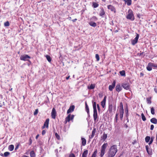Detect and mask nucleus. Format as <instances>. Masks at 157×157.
<instances>
[{
    "instance_id": "obj_1",
    "label": "nucleus",
    "mask_w": 157,
    "mask_h": 157,
    "mask_svg": "<svg viewBox=\"0 0 157 157\" xmlns=\"http://www.w3.org/2000/svg\"><path fill=\"white\" fill-rule=\"evenodd\" d=\"M117 151V145H114L111 146L107 153L108 157H114Z\"/></svg>"
},
{
    "instance_id": "obj_2",
    "label": "nucleus",
    "mask_w": 157,
    "mask_h": 157,
    "mask_svg": "<svg viewBox=\"0 0 157 157\" xmlns=\"http://www.w3.org/2000/svg\"><path fill=\"white\" fill-rule=\"evenodd\" d=\"M128 14L126 16V18L132 21H134L135 18L132 10L131 9H129L128 10Z\"/></svg>"
},
{
    "instance_id": "obj_3",
    "label": "nucleus",
    "mask_w": 157,
    "mask_h": 157,
    "mask_svg": "<svg viewBox=\"0 0 157 157\" xmlns=\"http://www.w3.org/2000/svg\"><path fill=\"white\" fill-rule=\"evenodd\" d=\"M108 145V144L107 143H106L103 144L102 146L101 147V154L100 155L101 157H102L104 155L106 148Z\"/></svg>"
},
{
    "instance_id": "obj_4",
    "label": "nucleus",
    "mask_w": 157,
    "mask_h": 157,
    "mask_svg": "<svg viewBox=\"0 0 157 157\" xmlns=\"http://www.w3.org/2000/svg\"><path fill=\"white\" fill-rule=\"evenodd\" d=\"M74 115H71V114H69L67 117L66 118L65 120L64 121V123L66 124L67 122H69L70 120H73L74 119Z\"/></svg>"
},
{
    "instance_id": "obj_5",
    "label": "nucleus",
    "mask_w": 157,
    "mask_h": 157,
    "mask_svg": "<svg viewBox=\"0 0 157 157\" xmlns=\"http://www.w3.org/2000/svg\"><path fill=\"white\" fill-rule=\"evenodd\" d=\"M136 37L134 39L131 40V44L133 45H135L137 42L139 37V35L138 34L136 33Z\"/></svg>"
},
{
    "instance_id": "obj_6",
    "label": "nucleus",
    "mask_w": 157,
    "mask_h": 157,
    "mask_svg": "<svg viewBox=\"0 0 157 157\" xmlns=\"http://www.w3.org/2000/svg\"><path fill=\"white\" fill-rule=\"evenodd\" d=\"M30 57L27 55L25 54L21 55L20 56V59L22 60L26 61L28 60V59H30Z\"/></svg>"
},
{
    "instance_id": "obj_7",
    "label": "nucleus",
    "mask_w": 157,
    "mask_h": 157,
    "mask_svg": "<svg viewBox=\"0 0 157 157\" xmlns=\"http://www.w3.org/2000/svg\"><path fill=\"white\" fill-rule=\"evenodd\" d=\"M93 117L94 121L96 122L97 121H98V120H97V119L98 118V113L97 112V110H93Z\"/></svg>"
},
{
    "instance_id": "obj_8",
    "label": "nucleus",
    "mask_w": 157,
    "mask_h": 157,
    "mask_svg": "<svg viewBox=\"0 0 157 157\" xmlns=\"http://www.w3.org/2000/svg\"><path fill=\"white\" fill-rule=\"evenodd\" d=\"M56 109L55 108H53L51 112V116L53 119H55L56 118Z\"/></svg>"
},
{
    "instance_id": "obj_9",
    "label": "nucleus",
    "mask_w": 157,
    "mask_h": 157,
    "mask_svg": "<svg viewBox=\"0 0 157 157\" xmlns=\"http://www.w3.org/2000/svg\"><path fill=\"white\" fill-rule=\"evenodd\" d=\"M119 114L120 115V118L121 120L122 119L123 114H124V110L123 109V106L119 109Z\"/></svg>"
},
{
    "instance_id": "obj_10",
    "label": "nucleus",
    "mask_w": 157,
    "mask_h": 157,
    "mask_svg": "<svg viewBox=\"0 0 157 157\" xmlns=\"http://www.w3.org/2000/svg\"><path fill=\"white\" fill-rule=\"evenodd\" d=\"M49 118L46 119L45 122H44V125L42 126V129L44 128L45 127L48 128V124L49 123Z\"/></svg>"
},
{
    "instance_id": "obj_11",
    "label": "nucleus",
    "mask_w": 157,
    "mask_h": 157,
    "mask_svg": "<svg viewBox=\"0 0 157 157\" xmlns=\"http://www.w3.org/2000/svg\"><path fill=\"white\" fill-rule=\"evenodd\" d=\"M116 81L114 80L112 83L111 85H110L109 87V90L111 91H112L113 89L114 88L115 86Z\"/></svg>"
},
{
    "instance_id": "obj_12",
    "label": "nucleus",
    "mask_w": 157,
    "mask_h": 157,
    "mask_svg": "<svg viewBox=\"0 0 157 157\" xmlns=\"http://www.w3.org/2000/svg\"><path fill=\"white\" fill-rule=\"evenodd\" d=\"M108 9L109 10H110L112 11H113L114 13L116 12V9L114 7L111 5H109L107 6Z\"/></svg>"
},
{
    "instance_id": "obj_13",
    "label": "nucleus",
    "mask_w": 157,
    "mask_h": 157,
    "mask_svg": "<svg viewBox=\"0 0 157 157\" xmlns=\"http://www.w3.org/2000/svg\"><path fill=\"white\" fill-rule=\"evenodd\" d=\"M75 108V106L74 105L70 106L69 109L67 111V113H70L72 112L74 110Z\"/></svg>"
},
{
    "instance_id": "obj_14",
    "label": "nucleus",
    "mask_w": 157,
    "mask_h": 157,
    "mask_svg": "<svg viewBox=\"0 0 157 157\" xmlns=\"http://www.w3.org/2000/svg\"><path fill=\"white\" fill-rule=\"evenodd\" d=\"M106 98V96H105L103 100L101 102V105L103 108H104L105 106Z\"/></svg>"
},
{
    "instance_id": "obj_15",
    "label": "nucleus",
    "mask_w": 157,
    "mask_h": 157,
    "mask_svg": "<svg viewBox=\"0 0 157 157\" xmlns=\"http://www.w3.org/2000/svg\"><path fill=\"white\" fill-rule=\"evenodd\" d=\"M122 86L124 88V89L126 90L129 89V85L128 83H123L122 84Z\"/></svg>"
},
{
    "instance_id": "obj_16",
    "label": "nucleus",
    "mask_w": 157,
    "mask_h": 157,
    "mask_svg": "<svg viewBox=\"0 0 157 157\" xmlns=\"http://www.w3.org/2000/svg\"><path fill=\"white\" fill-rule=\"evenodd\" d=\"M85 109L88 115L90 116V111L88 106V105L86 102H85Z\"/></svg>"
},
{
    "instance_id": "obj_17",
    "label": "nucleus",
    "mask_w": 157,
    "mask_h": 157,
    "mask_svg": "<svg viewBox=\"0 0 157 157\" xmlns=\"http://www.w3.org/2000/svg\"><path fill=\"white\" fill-rule=\"evenodd\" d=\"M113 106L112 104H109L108 106V111L109 113H111L112 111Z\"/></svg>"
},
{
    "instance_id": "obj_18",
    "label": "nucleus",
    "mask_w": 157,
    "mask_h": 157,
    "mask_svg": "<svg viewBox=\"0 0 157 157\" xmlns=\"http://www.w3.org/2000/svg\"><path fill=\"white\" fill-rule=\"evenodd\" d=\"M122 90V88L121 87L120 84H117V85L116 87V90L118 92H119L121 91Z\"/></svg>"
},
{
    "instance_id": "obj_19",
    "label": "nucleus",
    "mask_w": 157,
    "mask_h": 157,
    "mask_svg": "<svg viewBox=\"0 0 157 157\" xmlns=\"http://www.w3.org/2000/svg\"><path fill=\"white\" fill-rule=\"evenodd\" d=\"M150 121L152 123L156 124H157V119L155 118H152L150 120Z\"/></svg>"
},
{
    "instance_id": "obj_20",
    "label": "nucleus",
    "mask_w": 157,
    "mask_h": 157,
    "mask_svg": "<svg viewBox=\"0 0 157 157\" xmlns=\"http://www.w3.org/2000/svg\"><path fill=\"white\" fill-rule=\"evenodd\" d=\"M82 144L83 146H85L86 144V139L84 138L81 137Z\"/></svg>"
},
{
    "instance_id": "obj_21",
    "label": "nucleus",
    "mask_w": 157,
    "mask_h": 157,
    "mask_svg": "<svg viewBox=\"0 0 157 157\" xmlns=\"http://www.w3.org/2000/svg\"><path fill=\"white\" fill-rule=\"evenodd\" d=\"M92 103L93 104V110H97L96 108V103L95 102L92 101Z\"/></svg>"
},
{
    "instance_id": "obj_22",
    "label": "nucleus",
    "mask_w": 157,
    "mask_h": 157,
    "mask_svg": "<svg viewBox=\"0 0 157 157\" xmlns=\"http://www.w3.org/2000/svg\"><path fill=\"white\" fill-rule=\"evenodd\" d=\"M105 14V12L103 9H101L99 15L101 16H103V15H104Z\"/></svg>"
},
{
    "instance_id": "obj_23",
    "label": "nucleus",
    "mask_w": 157,
    "mask_h": 157,
    "mask_svg": "<svg viewBox=\"0 0 157 157\" xmlns=\"http://www.w3.org/2000/svg\"><path fill=\"white\" fill-rule=\"evenodd\" d=\"M89 24L91 26L95 27L97 26L96 23L93 21H90L89 23Z\"/></svg>"
},
{
    "instance_id": "obj_24",
    "label": "nucleus",
    "mask_w": 157,
    "mask_h": 157,
    "mask_svg": "<svg viewBox=\"0 0 157 157\" xmlns=\"http://www.w3.org/2000/svg\"><path fill=\"white\" fill-rule=\"evenodd\" d=\"M88 151L87 150H85L83 152L82 154V157H87V155L88 154Z\"/></svg>"
},
{
    "instance_id": "obj_25",
    "label": "nucleus",
    "mask_w": 157,
    "mask_h": 157,
    "mask_svg": "<svg viewBox=\"0 0 157 157\" xmlns=\"http://www.w3.org/2000/svg\"><path fill=\"white\" fill-rule=\"evenodd\" d=\"M96 132V129L95 128H94L92 132V135L90 137V138L91 139H92L93 137L94 136Z\"/></svg>"
},
{
    "instance_id": "obj_26",
    "label": "nucleus",
    "mask_w": 157,
    "mask_h": 157,
    "mask_svg": "<svg viewBox=\"0 0 157 157\" xmlns=\"http://www.w3.org/2000/svg\"><path fill=\"white\" fill-rule=\"evenodd\" d=\"M14 148V146L13 145H10L9 146V147H8V149L10 151H12L13 150Z\"/></svg>"
},
{
    "instance_id": "obj_27",
    "label": "nucleus",
    "mask_w": 157,
    "mask_h": 157,
    "mask_svg": "<svg viewBox=\"0 0 157 157\" xmlns=\"http://www.w3.org/2000/svg\"><path fill=\"white\" fill-rule=\"evenodd\" d=\"M31 157H35V154L33 151H31L30 152Z\"/></svg>"
},
{
    "instance_id": "obj_28",
    "label": "nucleus",
    "mask_w": 157,
    "mask_h": 157,
    "mask_svg": "<svg viewBox=\"0 0 157 157\" xmlns=\"http://www.w3.org/2000/svg\"><path fill=\"white\" fill-rule=\"evenodd\" d=\"M99 6V4L96 2H93L92 3V6L94 8L97 7Z\"/></svg>"
},
{
    "instance_id": "obj_29",
    "label": "nucleus",
    "mask_w": 157,
    "mask_h": 157,
    "mask_svg": "<svg viewBox=\"0 0 157 157\" xmlns=\"http://www.w3.org/2000/svg\"><path fill=\"white\" fill-rule=\"evenodd\" d=\"M120 74L122 76H125V73L124 71L123 70L120 71Z\"/></svg>"
},
{
    "instance_id": "obj_30",
    "label": "nucleus",
    "mask_w": 157,
    "mask_h": 157,
    "mask_svg": "<svg viewBox=\"0 0 157 157\" xmlns=\"http://www.w3.org/2000/svg\"><path fill=\"white\" fill-rule=\"evenodd\" d=\"M98 153V151L97 149H96L94 151V152L91 157H96V154Z\"/></svg>"
},
{
    "instance_id": "obj_31",
    "label": "nucleus",
    "mask_w": 157,
    "mask_h": 157,
    "mask_svg": "<svg viewBox=\"0 0 157 157\" xmlns=\"http://www.w3.org/2000/svg\"><path fill=\"white\" fill-rule=\"evenodd\" d=\"M94 85L91 84L90 86H88V88L89 89H93L95 88Z\"/></svg>"
},
{
    "instance_id": "obj_32",
    "label": "nucleus",
    "mask_w": 157,
    "mask_h": 157,
    "mask_svg": "<svg viewBox=\"0 0 157 157\" xmlns=\"http://www.w3.org/2000/svg\"><path fill=\"white\" fill-rule=\"evenodd\" d=\"M150 139V137L149 136H147L145 138V141L147 143H148L149 142V140Z\"/></svg>"
},
{
    "instance_id": "obj_33",
    "label": "nucleus",
    "mask_w": 157,
    "mask_h": 157,
    "mask_svg": "<svg viewBox=\"0 0 157 157\" xmlns=\"http://www.w3.org/2000/svg\"><path fill=\"white\" fill-rule=\"evenodd\" d=\"M46 56L48 61L49 62H50L51 61V59L50 56L48 55H47Z\"/></svg>"
},
{
    "instance_id": "obj_34",
    "label": "nucleus",
    "mask_w": 157,
    "mask_h": 157,
    "mask_svg": "<svg viewBox=\"0 0 157 157\" xmlns=\"http://www.w3.org/2000/svg\"><path fill=\"white\" fill-rule=\"evenodd\" d=\"M107 137V135L106 134L104 133L102 136V139L104 140H105L106 139Z\"/></svg>"
},
{
    "instance_id": "obj_35",
    "label": "nucleus",
    "mask_w": 157,
    "mask_h": 157,
    "mask_svg": "<svg viewBox=\"0 0 157 157\" xmlns=\"http://www.w3.org/2000/svg\"><path fill=\"white\" fill-rule=\"evenodd\" d=\"M126 2L128 6H130L132 3V0H127Z\"/></svg>"
},
{
    "instance_id": "obj_36",
    "label": "nucleus",
    "mask_w": 157,
    "mask_h": 157,
    "mask_svg": "<svg viewBox=\"0 0 157 157\" xmlns=\"http://www.w3.org/2000/svg\"><path fill=\"white\" fill-rule=\"evenodd\" d=\"M141 118H142V120L144 121H146V117H145V116L144 115V114L143 113H142L141 114Z\"/></svg>"
},
{
    "instance_id": "obj_37",
    "label": "nucleus",
    "mask_w": 157,
    "mask_h": 157,
    "mask_svg": "<svg viewBox=\"0 0 157 157\" xmlns=\"http://www.w3.org/2000/svg\"><path fill=\"white\" fill-rule=\"evenodd\" d=\"M151 98H147V103L149 104H150L151 103Z\"/></svg>"
},
{
    "instance_id": "obj_38",
    "label": "nucleus",
    "mask_w": 157,
    "mask_h": 157,
    "mask_svg": "<svg viewBox=\"0 0 157 157\" xmlns=\"http://www.w3.org/2000/svg\"><path fill=\"white\" fill-rule=\"evenodd\" d=\"M10 25V23L8 21L5 22L4 23V25L5 27L9 26Z\"/></svg>"
},
{
    "instance_id": "obj_39",
    "label": "nucleus",
    "mask_w": 157,
    "mask_h": 157,
    "mask_svg": "<svg viewBox=\"0 0 157 157\" xmlns=\"http://www.w3.org/2000/svg\"><path fill=\"white\" fill-rule=\"evenodd\" d=\"M147 69L148 71H151L152 70V68L149 65V63L147 67Z\"/></svg>"
},
{
    "instance_id": "obj_40",
    "label": "nucleus",
    "mask_w": 157,
    "mask_h": 157,
    "mask_svg": "<svg viewBox=\"0 0 157 157\" xmlns=\"http://www.w3.org/2000/svg\"><path fill=\"white\" fill-rule=\"evenodd\" d=\"M151 113L153 115L155 114V109L153 107H152L151 108Z\"/></svg>"
},
{
    "instance_id": "obj_41",
    "label": "nucleus",
    "mask_w": 157,
    "mask_h": 157,
    "mask_svg": "<svg viewBox=\"0 0 157 157\" xmlns=\"http://www.w3.org/2000/svg\"><path fill=\"white\" fill-rule=\"evenodd\" d=\"M125 112L126 113V117H128V108H127L125 110Z\"/></svg>"
},
{
    "instance_id": "obj_42",
    "label": "nucleus",
    "mask_w": 157,
    "mask_h": 157,
    "mask_svg": "<svg viewBox=\"0 0 157 157\" xmlns=\"http://www.w3.org/2000/svg\"><path fill=\"white\" fill-rule=\"evenodd\" d=\"M95 58L97 61H98L99 60L100 58L98 54H97L95 55Z\"/></svg>"
},
{
    "instance_id": "obj_43",
    "label": "nucleus",
    "mask_w": 157,
    "mask_h": 157,
    "mask_svg": "<svg viewBox=\"0 0 157 157\" xmlns=\"http://www.w3.org/2000/svg\"><path fill=\"white\" fill-rule=\"evenodd\" d=\"M10 154V153L9 152H6L4 154V156L5 157L8 156Z\"/></svg>"
},
{
    "instance_id": "obj_44",
    "label": "nucleus",
    "mask_w": 157,
    "mask_h": 157,
    "mask_svg": "<svg viewBox=\"0 0 157 157\" xmlns=\"http://www.w3.org/2000/svg\"><path fill=\"white\" fill-rule=\"evenodd\" d=\"M118 115V113H116L115 117V120L116 122H117Z\"/></svg>"
},
{
    "instance_id": "obj_45",
    "label": "nucleus",
    "mask_w": 157,
    "mask_h": 157,
    "mask_svg": "<svg viewBox=\"0 0 157 157\" xmlns=\"http://www.w3.org/2000/svg\"><path fill=\"white\" fill-rule=\"evenodd\" d=\"M55 135L56 136V138L58 140H59L60 139V136H59V135L57 133H56L55 134Z\"/></svg>"
},
{
    "instance_id": "obj_46",
    "label": "nucleus",
    "mask_w": 157,
    "mask_h": 157,
    "mask_svg": "<svg viewBox=\"0 0 157 157\" xmlns=\"http://www.w3.org/2000/svg\"><path fill=\"white\" fill-rule=\"evenodd\" d=\"M146 151H147V153L149 155H151V153H150L148 151V146L147 145L146 146Z\"/></svg>"
},
{
    "instance_id": "obj_47",
    "label": "nucleus",
    "mask_w": 157,
    "mask_h": 157,
    "mask_svg": "<svg viewBox=\"0 0 157 157\" xmlns=\"http://www.w3.org/2000/svg\"><path fill=\"white\" fill-rule=\"evenodd\" d=\"M149 65L151 67H156V66H155L154 63H149Z\"/></svg>"
},
{
    "instance_id": "obj_48",
    "label": "nucleus",
    "mask_w": 157,
    "mask_h": 157,
    "mask_svg": "<svg viewBox=\"0 0 157 157\" xmlns=\"http://www.w3.org/2000/svg\"><path fill=\"white\" fill-rule=\"evenodd\" d=\"M38 109H36L35 110V111L34 112V115H36L38 113Z\"/></svg>"
},
{
    "instance_id": "obj_49",
    "label": "nucleus",
    "mask_w": 157,
    "mask_h": 157,
    "mask_svg": "<svg viewBox=\"0 0 157 157\" xmlns=\"http://www.w3.org/2000/svg\"><path fill=\"white\" fill-rule=\"evenodd\" d=\"M98 110V112H100V108L98 104H97V105Z\"/></svg>"
},
{
    "instance_id": "obj_50",
    "label": "nucleus",
    "mask_w": 157,
    "mask_h": 157,
    "mask_svg": "<svg viewBox=\"0 0 157 157\" xmlns=\"http://www.w3.org/2000/svg\"><path fill=\"white\" fill-rule=\"evenodd\" d=\"M29 145H31L32 143V140L31 138H30L29 139Z\"/></svg>"
},
{
    "instance_id": "obj_51",
    "label": "nucleus",
    "mask_w": 157,
    "mask_h": 157,
    "mask_svg": "<svg viewBox=\"0 0 157 157\" xmlns=\"http://www.w3.org/2000/svg\"><path fill=\"white\" fill-rule=\"evenodd\" d=\"M153 141V140L152 138H151V140H150V142H149V144L150 145V144H152V143Z\"/></svg>"
},
{
    "instance_id": "obj_52",
    "label": "nucleus",
    "mask_w": 157,
    "mask_h": 157,
    "mask_svg": "<svg viewBox=\"0 0 157 157\" xmlns=\"http://www.w3.org/2000/svg\"><path fill=\"white\" fill-rule=\"evenodd\" d=\"M154 128V125L153 124L151 125V128H150L151 130H153V129Z\"/></svg>"
},
{
    "instance_id": "obj_53",
    "label": "nucleus",
    "mask_w": 157,
    "mask_h": 157,
    "mask_svg": "<svg viewBox=\"0 0 157 157\" xmlns=\"http://www.w3.org/2000/svg\"><path fill=\"white\" fill-rule=\"evenodd\" d=\"M45 133H46V131L45 130H43V131L42 132V135H44L45 134Z\"/></svg>"
},
{
    "instance_id": "obj_54",
    "label": "nucleus",
    "mask_w": 157,
    "mask_h": 157,
    "mask_svg": "<svg viewBox=\"0 0 157 157\" xmlns=\"http://www.w3.org/2000/svg\"><path fill=\"white\" fill-rule=\"evenodd\" d=\"M19 147V145H17L15 147V150H16L17 149H18Z\"/></svg>"
},
{
    "instance_id": "obj_55",
    "label": "nucleus",
    "mask_w": 157,
    "mask_h": 157,
    "mask_svg": "<svg viewBox=\"0 0 157 157\" xmlns=\"http://www.w3.org/2000/svg\"><path fill=\"white\" fill-rule=\"evenodd\" d=\"M70 157H75V155L72 154L71 155H70Z\"/></svg>"
},
{
    "instance_id": "obj_56",
    "label": "nucleus",
    "mask_w": 157,
    "mask_h": 157,
    "mask_svg": "<svg viewBox=\"0 0 157 157\" xmlns=\"http://www.w3.org/2000/svg\"><path fill=\"white\" fill-rule=\"evenodd\" d=\"M154 90L155 91L156 93H157V90L156 88H154Z\"/></svg>"
},
{
    "instance_id": "obj_57",
    "label": "nucleus",
    "mask_w": 157,
    "mask_h": 157,
    "mask_svg": "<svg viewBox=\"0 0 157 157\" xmlns=\"http://www.w3.org/2000/svg\"><path fill=\"white\" fill-rule=\"evenodd\" d=\"M77 20V19L76 18H75V19L72 20V21L73 22H75Z\"/></svg>"
},
{
    "instance_id": "obj_58",
    "label": "nucleus",
    "mask_w": 157,
    "mask_h": 157,
    "mask_svg": "<svg viewBox=\"0 0 157 157\" xmlns=\"http://www.w3.org/2000/svg\"><path fill=\"white\" fill-rule=\"evenodd\" d=\"M99 96L100 98H101L102 97V94H99Z\"/></svg>"
},
{
    "instance_id": "obj_59",
    "label": "nucleus",
    "mask_w": 157,
    "mask_h": 157,
    "mask_svg": "<svg viewBox=\"0 0 157 157\" xmlns=\"http://www.w3.org/2000/svg\"><path fill=\"white\" fill-rule=\"evenodd\" d=\"M39 136V135H37L36 137V139H37L38 138V137Z\"/></svg>"
},
{
    "instance_id": "obj_60",
    "label": "nucleus",
    "mask_w": 157,
    "mask_h": 157,
    "mask_svg": "<svg viewBox=\"0 0 157 157\" xmlns=\"http://www.w3.org/2000/svg\"><path fill=\"white\" fill-rule=\"evenodd\" d=\"M70 76H68V77H66V79H67V80H68L69 79V78H70Z\"/></svg>"
},
{
    "instance_id": "obj_61",
    "label": "nucleus",
    "mask_w": 157,
    "mask_h": 157,
    "mask_svg": "<svg viewBox=\"0 0 157 157\" xmlns=\"http://www.w3.org/2000/svg\"><path fill=\"white\" fill-rule=\"evenodd\" d=\"M22 157H28L26 155H24Z\"/></svg>"
},
{
    "instance_id": "obj_62",
    "label": "nucleus",
    "mask_w": 157,
    "mask_h": 157,
    "mask_svg": "<svg viewBox=\"0 0 157 157\" xmlns=\"http://www.w3.org/2000/svg\"><path fill=\"white\" fill-rule=\"evenodd\" d=\"M143 75H144V74L143 73H140V75H141L143 76Z\"/></svg>"
},
{
    "instance_id": "obj_63",
    "label": "nucleus",
    "mask_w": 157,
    "mask_h": 157,
    "mask_svg": "<svg viewBox=\"0 0 157 157\" xmlns=\"http://www.w3.org/2000/svg\"><path fill=\"white\" fill-rule=\"evenodd\" d=\"M127 117V122H128V117Z\"/></svg>"
},
{
    "instance_id": "obj_64",
    "label": "nucleus",
    "mask_w": 157,
    "mask_h": 157,
    "mask_svg": "<svg viewBox=\"0 0 157 157\" xmlns=\"http://www.w3.org/2000/svg\"><path fill=\"white\" fill-rule=\"evenodd\" d=\"M123 0L125 2H126L127 1V0Z\"/></svg>"
}]
</instances>
